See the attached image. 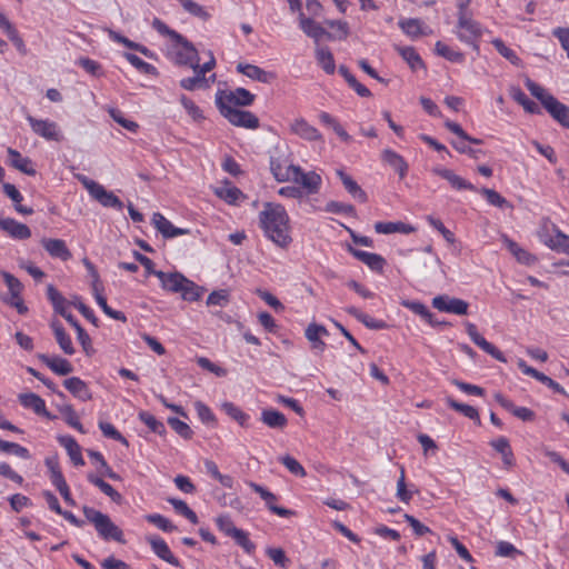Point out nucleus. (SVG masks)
I'll use <instances>...</instances> for the list:
<instances>
[{
  "label": "nucleus",
  "instance_id": "obj_52",
  "mask_svg": "<svg viewBox=\"0 0 569 569\" xmlns=\"http://www.w3.org/2000/svg\"><path fill=\"white\" fill-rule=\"evenodd\" d=\"M46 466L50 472L51 482L56 488L66 483V479L59 468V463H58L57 459L47 458Z\"/></svg>",
  "mask_w": 569,
  "mask_h": 569
},
{
  "label": "nucleus",
  "instance_id": "obj_17",
  "mask_svg": "<svg viewBox=\"0 0 569 569\" xmlns=\"http://www.w3.org/2000/svg\"><path fill=\"white\" fill-rule=\"evenodd\" d=\"M381 160L383 163L392 168L398 173L400 179H403L407 176L409 164L398 152L393 151L392 149H385L381 152Z\"/></svg>",
  "mask_w": 569,
  "mask_h": 569
},
{
  "label": "nucleus",
  "instance_id": "obj_57",
  "mask_svg": "<svg viewBox=\"0 0 569 569\" xmlns=\"http://www.w3.org/2000/svg\"><path fill=\"white\" fill-rule=\"evenodd\" d=\"M475 345L478 346L481 350H483L486 353L493 357L496 360H499L501 362H506V358L503 353L495 347L492 343L487 341L482 336H480L476 341Z\"/></svg>",
  "mask_w": 569,
  "mask_h": 569
},
{
  "label": "nucleus",
  "instance_id": "obj_5",
  "mask_svg": "<svg viewBox=\"0 0 569 569\" xmlns=\"http://www.w3.org/2000/svg\"><path fill=\"white\" fill-rule=\"evenodd\" d=\"M79 181L89 192L90 197L104 208L122 210L123 202L112 191H108L102 184L86 176L79 177Z\"/></svg>",
  "mask_w": 569,
  "mask_h": 569
},
{
  "label": "nucleus",
  "instance_id": "obj_30",
  "mask_svg": "<svg viewBox=\"0 0 569 569\" xmlns=\"http://www.w3.org/2000/svg\"><path fill=\"white\" fill-rule=\"evenodd\" d=\"M399 28L411 39H417L420 36L428 34L426 31L427 27L423 26L422 21L416 18H406L398 21Z\"/></svg>",
  "mask_w": 569,
  "mask_h": 569
},
{
  "label": "nucleus",
  "instance_id": "obj_19",
  "mask_svg": "<svg viewBox=\"0 0 569 569\" xmlns=\"http://www.w3.org/2000/svg\"><path fill=\"white\" fill-rule=\"evenodd\" d=\"M41 244L52 258H58L62 261H67L71 258L70 250L61 239L43 238Z\"/></svg>",
  "mask_w": 569,
  "mask_h": 569
},
{
  "label": "nucleus",
  "instance_id": "obj_55",
  "mask_svg": "<svg viewBox=\"0 0 569 569\" xmlns=\"http://www.w3.org/2000/svg\"><path fill=\"white\" fill-rule=\"evenodd\" d=\"M491 43L503 58L509 60L515 66L519 64L520 59L517 56V53L512 49L507 47L501 39H493Z\"/></svg>",
  "mask_w": 569,
  "mask_h": 569
},
{
  "label": "nucleus",
  "instance_id": "obj_9",
  "mask_svg": "<svg viewBox=\"0 0 569 569\" xmlns=\"http://www.w3.org/2000/svg\"><path fill=\"white\" fill-rule=\"evenodd\" d=\"M221 116L224 117L231 124L246 129L259 128V119L250 111L240 110L238 108H224L219 110Z\"/></svg>",
  "mask_w": 569,
  "mask_h": 569
},
{
  "label": "nucleus",
  "instance_id": "obj_12",
  "mask_svg": "<svg viewBox=\"0 0 569 569\" xmlns=\"http://www.w3.org/2000/svg\"><path fill=\"white\" fill-rule=\"evenodd\" d=\"M296 166L288 162L284 156H270V170L274 179L279 182L290 181Z\"/></svg>",
  "mask_w": 569,
  "mask_h": 569
},
{
  "label": "nucleus",
  "instance_id": "obj_35",
  "mask_svg": "<svg viewBox=\"0 0 569 569\" xmlns=\"http://www.w3.org/2000/svg\"><path fill=\"white\" fill-rule=\"evenodd\" d=\"M375 230L377 233L381 234H390V233H403L409 234L415 231V228L410 224L403 223V222H376L375 223Z\"/></svg>",
  "mask_w": 569,
  "mask_h": 569
},
{
  "label": "nucleus",
  "instance_id": "obj_20",
  "mask_svg": "<svg viewBox=\"0 0 569 569\" xmlns=\"http://www.w3.org/2000/svg\"><path fill=\"white\" fill-rule=\"evenodd\" d=\"M237 71L243 76L259 81L261 83H270L274 79V74L250 63H238Z\"/></svg>",
  "mask_w": 569,
  "mask_h": 569
},
{
  "label": "nucleus",
  "instance_id": "obj_6",
  "mask_svg": "<svg viewBox=\"0 0 569 569\" xmlns=\"http://www.w3.org/2000/svg\"><path fill=\"white\" fill-rule=\"evenodd\" d=\"M254 101V94L244 88H237L230 91H218L216 104L219 110L224 108L249 107Z\"/></svg>",
  "mask_w": 569,
  "mask_h": 569
},
{
  "label": "nucleus",
  "instance_id": "obj_13",
  "mask_svg": "<svg viewBox=\"0 0 569 569\" xmlns=\"http://www.w3.org/2000/svg\"><path fill=\"white\" fill-rule=\"evenodd\" d=\"M152 224L166 239L176 238L178 236L188 234L189 229L174 227L162 213L154 212L152 216Z\"/></svg>",
  "mask_w": 569,
  "mask_h": 569
},
{
  "label": "nucleus",
  "instance_id": "obj_16",
  "mask_svg": "<svg viewBox=\"0 0 569 569\" xmlns=\"http://www.w3.org/2000/svg\"><path fill=\"white\" fill-rule=\"evenodd\" d=\"M348 251L359 261L368 266L372 271H382L386 260L382 256L373 252L362 251L349 246Z\"/></svg>",
  "mask_w": 569,
  "mask_h": 569
},
{
  "label": "nucleus",
  "instance_id": "obj_49",
  "mask_svg": "<svg viewBox=\"0 0 569 569\" xmlns=\"http://www.w3.org/2000/svg\"><path fill=\"white\" fill-rule=\"evenodd\" d=\"M124 58L141 73L152 76H156L158 73L157 68L154 66L143 61L141 58L133 53L127 52L124 53Z\"/></svg>",
  "mask_w": 569,
  "mask_h": 569
},
{
  "label": "nucleus",
  "instance_id": "obj_48",
  "mask_svg": "<svg viewBox=\"0 0 569 569\" xmlns=\"http://www.w3.org/2000/svg\"><path fill=\"white\" fill-rule=\"evenodd\" d=\"M88 456L100 466V471L103 476L112 479V480H119L120 477L117 475L107 463L104 457L99 451L94 450H88Z\"/></svg>",
  "mask_w": 569,
  "mask_h": 569
},
{
  "label": "nucleus",
  "instance_id": "obj_58",
  "mask_svg": "<svg viewBox=\"0 0 569 569\" xmlns=\"http://www.w3.org/2000/svg\"><path fill=\"white\" fill-rule=\"evenodd\" d=\"M247 553L251 555L256 550V545L249 539L248 533L242 529H237L233 536H230Z\"/></svg>",
  "mask_w": 569,
  "mask_h": 569
},
{
  "label": "nucleus",
  "instance_id": "obj_10",
  "mask_svg": "<svg viewBox=\"0 0 569 569\" xmlns=\"http://www.w3.org/2000/svg\"><path fill=\"white\" fill-rule=\"evenodd\" d=\"M432 307L441 312L465 316L468 313L469 303L448 295H439L432 299Z\"/></svg>",
  "mask_w": 569,
  "mask_h": 569
},
{
  "label": "nucleus",
  "instance_id": "obj_37",
  "mask_svg": "<svg viewBox=\"0 0 569 569\" xmlns=\"http://www.w3.org/2000/svg\"><path fill=\"white\" fill-rule=\"evenodd\" d=\"M398 53L409 64L412 70L425 68V63L413 47H396Z\"/></svg>",
  "mask_w": 569,
  "mask_h": 569
},
{
  "label": "nucleus",
  "instance_id": "obj_54",
  "mask_svg": "<svg viewBox=\"0 0 569 569\" xmlns=\"http://www.w3.org/2000/svg\"><path fill=\"white\" fill-rule=\"evenodd\" d=\"M99 428L106 438L119 441L120 443L128 446V440L116 429V427L107 421H100Z\"/></svg>",
  "mask_w": 569,
  "mask_h": 569
},
{
  "label": "nucleus",
  "instance_id": "obj_1",
  "mask_svg": "<svg viewBox=\"0 0 569 569\" xmlns=\"http://www.w3.org/2000/svg\"><path fill=\"white\" fill-rule=\"evenodd\" d=\"M259 226L266 238L284 249L292 242L289 216L281 204L268 202L259 212Z\"/></svg>",
  "mask_w": 569,
  "mask_h": 569
},
{
  "label": "nucleus",
  "instance_id": "obj_7",
  "mask_svg": "<svg viewBox=\"0 0 569 569\" xmlns=\"http://www.w3.org/2000/svg\"><path fill=\"white\" fill-rule=\"evenodd\" d=\"M176 44L172 47L173 61L178 66H197L199 53L196 47L182 36L181 40H173Z\"/></svg>",
  "mask_w": 569,
  "mask_h": 569
},
{
  "label": "nucleus",
  "instance_id": "obj_47",
  "mask_svg": "<svg viewBox=\"0 0 569 569\" xmlns=\"http://www.w3.org/2000/svg\"><path fill=\"white\" fill-rule=\"evenodd\" d=\"M168 502L173 507L176 512L180 513L181 516L186 517L190 522L198 523V517L193 510H191L188 505L180 499L177 498H169Z\"/></svg>",
  "mask_w": 569,
  "mask_h": 569
},
{
  "label": "nucleus",
  "instance_id": "obj_64",
  "mask_svg": "<svg viewBox=\"0 0 569 569\" xmlns=\"http://www.w3.org/2000/svg\"><path fill=\"white\" fill-rule=\"evenodd\" d=\"M548 244L551 249L567 254L569 250V236L558 231L557 234L549 240Z\"/></svg>",
  "mask_w": 569,
  "mask_h": 569
},
{
  "label": "nucleus",
  "instance_id": "obj_2",
  "mask_svg": "<svg viewBox=\"0 0 569 569\" xmlns=\"http://www.w3.org/2000/svg\"><path fill=\"white\" fill-rule=\"evenodd\" d=\"M156 277L160 280L162 289L180 293L186 301H198L201 298L203 288L186 278L180 272H156Z\"/></svg>",
  "mask_w": 569,
  "mask_h": 569
},
{
  "label": "nucleus",
  "instance_id": "obj_61",
  "mask_svg": "<svg viewBox=\"0 0 569 569\" xmlns=\"http://www.w3.org/2000/svg\"><path fill=\"white\" fill-rule=\"evenodd\" d=\"M147 521L157 526L160 530L164 532H171L176 529V526L172 522L163 517L160 513H151L146 517Z\"/></svg>",
  "mask_w": 569,
  "mask_h": 569
},
{
  "label": "nucleus",
  "instance_id": "obj_4",
  "mask_svg": "<svg viewBox=\"0 0 569 569\" xmlns=\"http://www.w3.org/2000/svg\"><path fill=\"white\" fill-rule=\"evenodd\" d=\"M453 33L461 42L470 46L479 54V40L482 37L483 28L478 21L471 17L461 16L457 20Z\"/></svg>",
  "mask_w": 569,
  "mask_h": 569
},
{
  "label": "nucleus",
  "instance_id": "obj_38",
  "mask_svg": "<svg viewBox=\"0 0 569 569\" xmlns=\"http://www.w3.org/2000/svg\"><path fill=\"white\" fill-rule=\"evenodd\" d=\"M339 73L343 77L350 88H352L360 97H370L371 91L361 84L346 66L339 67Z\"/></svg>",
  "mask_w": 569,
  "mask_h": 569
},
{
  "label": "nucleus",
  "instance_id": "obj_26",
  "mask_svg": "<svg viewBox=\"0 0 569 569\" xmlns=\"http://www.w3.org/2000/svg\"><path fill=\"white\" fill-rule=\"evenodd\" d=\"M64 388L81 401H88L92 395L87 383L78 377H71L63 381Z\"/></svg>",
  "mask_w": 569,
  "mask_h": 569
},
{
  "label": "nucleus",
  "instance_id": "obj_44",
  "mask_svg": "<svg viewBox=\"0 0 569 569\" xmlns=\"http://www.w3.org/2000/svg\"><path fill=\"white\" fill-rule=\"evenodd\" d=\"M446 402L451 409L462 413L465 417H467L471 420L480 421L478 410L475 407L466 405V403H460L451 397H447Z\"/></svg>",
  "mask_w": 569,
  "mask_h": 569
},
{
  "label": "nucleus",
  "instance_id": "obj_60",
  "mask_svg": "<svg viewBox=\"0 0 569 569\" xmlns=\"http://www.w3.org/2000/svg\"><path fill=\"white\" fill-rule=\"evenodd\" d=\"M168 425L183 439H191L193 431L186 422L181 421L178 418L169 417Z\"/></svg>",
  "mask_w": 569,
  "mask_h": 569
},
{
  "label": "nucleus",
  "instance_id": "obj_53",
  "mask_svg": "<svg viewBox=\"0 0 569 569\" xmlns=\"http://www.w3.org/2000/svg\"><path fill=\"white\" fill-rule=\"evenodd\" d=\"M216 194L230 204L236 203L241 197H243L240 189L230 186L217 189Z\"/></svg>",
  "mask_w": 569,
  "mask_h": 569
},
{
  "label": "nucleus",
  "instance_id": "obj_59",
  "mask_svg": "<svg viewBox=\"0 0 569 569\" xmlns=\"http://www.w3.org/2000/svg\"><path fill=\"white\" fill-rule=\"evenodd\" d=\"M247 553L251 555L256 550V545L249 539L248 533L242 529H237L233 536H230Z\"/></svg>",
  "mask_w": 569,
  "mask_h": 569
},
{
  "label": "nucleus",
  "instance_id": "obj_43",
  "mask_svg": "<svg viewBox=\"0 0 569 569\" xmlns=\"http://www.w3.org/2000/svg\"><path fill=\"white\" fill-rule=\"evenodd\" d=\"M194 72L193 77L184 78L180 80V87L184 90H196L198 88H208V79L197 69H192Z\"/></svg>",
  "mask_w": 569,
  "mask_h": 569
},
{
  "label": "nucleus",
  "instance_id": "obj_56",
  "mask_svg": "<svg viewBox=\"0 0 569 569\" xmlns=\"http://www.w3.org/2000/svg\"><path fill=\"white\" fill-rule=\"evenodd\" d=\"M194 409L198 413L199 419L208 425V426H214L217 422L216 416L213 415L212 410L202 401H196L194 402Z\"/></svg>",
  "mask_w": 569,
  "mask_h": 569
},
{
  "label": "nucleus",
  "instance_id": "obj_51",
  "mask_svg": "<svg viewBox=\"0 0 569 569\" xmlns=\"http://www.w3.org/2000/svg\"><path fill=\"white\" fill-rule=\"evenodd\" d=\"M139 419L146 425L148 426V428L154 432V433H158V435H164L166 433V427L163 425V422L159 421L153 415L147 412V411H141L139 413Z\"/></svg>",
  "mask_w": 569,
  "mask_h": 569
},
{
  "label": "nucleus",
  "instance_id": "obj_46",
  "mask_svg": "<svg viewBox=\"0 0 569 569\" xmlns=\"http://www.w3.org/2000/svg\"><path fill=\"white\" fill-rule=\"evenodd\" d=\"M59 411L63 416L66 422L70 427L77 429L81 433H84L83 426L79 421V417H78L77 412L74 411V409L72 408V406L63 405V406L59 407Z\"/></svg>",
  "mask_w": 569,
  "mask_h": 569
},
{
  "label": "nucleus",
  "instance_id": "obj_28",
  "mask_svg": "<svg viewBox=\"0 0 569 569\" xmlns=\"http://www.w3.org/2000/svg\"><path fill=\"white\" fill-rule=\"evenodd\" d=\"M329 332L326 327L317 323H310L305 331L306 338L311 342V348L322 352L326 343L320 339L321 336H328Z\"/></svg>",
  "mask_w": 569,
  "mask_h": 569
},
{
  "label": "nucleus",
  "instance_id": "obj_36",
  "mask_svg": "<svg viewBox=\"0 0 569 569\" xmlns=\"http://www.w3.org/2000/svg\"><path fill=\"white\" fill-rule=\"evenodd\" d=\"M337 174L339 176L343 187L346 190L356 199L361 202L367 201L366 192L360 188V186L346 172L342 170H337Z\"/></svg>",
  "mask_w": 569,
  "mask_h": 569
},
{
  "label": "nucleus",
  "instance_id": "obj_15",
  "mask_svg": "<svg viewBox=\"0 0 569 569\" xmlns=\"http://www.w3.org/2000/svg\"><path fill=\"white\" fill-rule=\"evenodd\" d=\"M0 229L6 231L13 239L18 240H24L31 237L30 228L12 218L0 217Z\"/></svg>",
  "mask_w": 569,
  "mask_h": 569
},
{
  "label": "nucleus",
  "instance_id": "obj_63",
  "mask_svg": "<svg viewBox=\"0 0 569 569\" xmlns=\"http://www.w3.org/2000/svg\"><path fill=\"white\" fill-rule=\"evenodd\" d=\"M109 114L117 123L130 132H136L139 128L137 122L124 118L123 113L118 109H110Z\"/></svg>",
  "mask_w": 569,
  "mask_h": 569
},
{
  "label": "nucleus",
  "instance_id": "obj_21",
  "mask_svg": "<svg viewBox=\"0 0 569 569\" xmlns=\"http://www.w3.org/2000/svg\"><path fill=\"white\" fill-rule=\"evenodd\" d=\"M19 402L24 408L32 409L37 415L43 416L48 419H53L50 415V412L46 408V402L42 398H40L38 395L29 392V393H20L19 395Z\"/></svg>",
  "mask_w": 569,
  "mask_h": 569
},
{
  "label": "nucleus",
  "instance_id": "obj_29",
  "mask_svg": "<svg viewBox=\"0 0 569 569\" xmlns=\"http://www.w3.org/2000/svg\"><path fill=\"white\" fill-rule=\"evenodd\" d=\"M8 157L9 163L13 168L18 169L19 171L28 176L36 174V170L32 167V161L28 157H22V154L19 151L12 148L8 149Z\"/></svg>",
  "mask_w": 569,
  "mask_h": 569
},
{
  "label": "nucleus",
  "instance_id": "obj_32",
  "mask_svg": "<svg viewBox=\"0 0 569 569\" xmlns=\"http://www.w3.org/2000/svg\"><path fill=\"white\" fill-rule=\"evenodd\" d=\"M59 443L67 450L71 461L74 466H83L84 460L81 455V448L71 436H60L58 438Z\"/></svg>",
  "mask_w": 569,
  "mask_h": 569
},
{
  "label": "nucleus",
  "instance_id": "obj_22",
  "mask_svg": "<svg viewBox=\"0 0 569 569\" xmlns=\"http://www.w3.org/2000/svg\"><path fill=\"white\" fill-rule=\"evenodd\" d=\"M432 172L435 174L446 179L451 184V187L457 189V190H471V191H476V187L472 183L468 182L467 180H465L460 176L456 174L450 169H446V168H441V167H436V168L432 169Z\"/></svg>",
  "mask_w": 569,
  "mask_h": 569
},
{
  "label": "nucleus",
  "instance_id": "obj_14",
  "mask_svg": "<svg viewBox=\"0 0 569 569\" xmlns=\"http://www.w3.org/2000/svg\"><path fill=\"white\" fill-rule=\"evenodd\" d=\"M543 107L561 126L569 129V107L558 101L555 97H547Z\"/></svg>",
  "mask_w": 569,
  "mask_h": 569
},
{
  "label": "nucleus",
  "instance_id": "obj_11",
  "mask_svg": "<svg viewBox=\"0 0 569 569\" xmlns=\"http://www.w3.org/2000/svg\"><path fill=\"white\" fill-rule=\"evenodd\" d=\"M293 170L290 181L301 186L307 193H317L321 186V177L315 171L305 172L299 166L291 168Z\"/></svg>",
  "mask_w": 569,
  "mask_h": 569
},
{
  "label": "nucleus",
  "instance_id": "obj_42",
  "mask_svg": "<svg viewBox=\"0 0 569 569\" xmlns=\"http://www.w3.org/2000/svg\"><path fill=\"white\" fill-rule=\"evenodd\" d=\"M0 452L7 455H14L21 459L28 460L31 458L29 450L26 447L20 446L16 442H10L0 439Z\"/></svg>",
  "mask_w": 569,
  "mask_h": 569
},
{
  "label": "nucleus",
  "instance_id": "obj_3",
  "mask_svg": "<svg viewBox=\"0 0 569 569\" xmlns=\"http://www.w3.org/2000/svg\"><path fill=\"white\" fill-rule=\"evenodd\" d=\"M82 511L87 520L94 526L98 535L102 539L126 543L122 530L111 521L108 515L88 506H84Z\"/></svg>",
  "mask_w": 569,
  "mask_h": 569
},
{
  "label": "nucleus",
  "instance_id": "obj_18",
  "mask_svg": "<svg viewBox=\"0 0 569 569\" xmlns=\"http://www.w3.org/2000/svg\"><path fill=\"white\" fill-rule=\"evenodd\" d=\"M147 540H148L152 551L159 558H161L162 560L167 561L168 563H170L174 567H180V561L178 560V558H176L172 555L170 548L168 547L167 542L162 538L153 536V537H148Z\"/></svg>",
  "mask_w": 569,
  "mask_h": 569
},
{
  "label": "nucleus",
  "instance_id": "obj_8",
  "mask_svg": "<svg viewBox=\"0 0 569 569\" xmlns=\"http://www.w3.org/2000/svg\"><path fill=\"white\" fill-rule=\"evenodd\" d=\"M27 121L29 122L32 131L46 140L57 142L63 140L61 130L54 121L49 119H37L32 116H27Z\"/></svg>",
  "mask_w": 569,
  "mask_h": 569
},
{
  "label": "nucleus",
  "instance_id": "obj_27",
  "mask_svg": "<svg viewBox=\"0 0 569 569\" xmlns=\"http://www.w3.org/2000/svg\"><path fill=\"white\" fill-rule=\"evenodd\" d=\"M38 358L57 375L67 376L73 370L72 365L67 359L50 357L44 353L38 355Z\"/></svg>",
  "mask_w": 569,
  "mask_h": 569
},
{
  "label": "nucleus",
  "instance_id": "obj_34",
  "mask_svg": "<svg viewBox=\"0 0 569 569\" xmlns=\"http://www.w3.org/2000/svg\"><path fill=\"white\" fill-rule=\"evenodd\" d=\"M315 54L321 69L328 74H333L336 71V63L330 49L328 47L316 46Z\"/></svg>",
  "mask_w": 569,
  "mask_h": 569
},
{
  "label": "nucleus",
  "instance_id": "obj_24",
  "mask_svg": "<svg viewBox=\"0 0 569 569\" xmlns=\"http://www.w3.org/2000/svg\"><path fill=\"white\" fill-rule=\"evenodd\" d=\"M299 27L306 36L313 39L316 44L319 46V41L323 38V34L326 33V29L320 23L316 22L311 18L305 17L303 13H300Z\"/></svg>",
  "mask_w": 569,
  "mask_h": 569
},
{
  "label": "nucleus",
  "instance_id": "obj_23",
  "mask_svg": "<svg viewBox=\"0 0 569 569\" xmlns=\"http://www.w3.org/2000/svg\"><path fill=\"white\" fill-rule=\"evenodd\" d=\"M290 129L295 134L308 141L322 139V136L318 129L307 122L303 118L296 119L290 124Z\"/></svg>",
  "mask_w": 569,
  "mask_h": 569
},
{
  "label": "nucleus",
  "instance_id": "obj_50",
  "mask_svg": "<svg viewBox=\"0 0 569 569\" xmlns=\"http://www.w3.org/2000/svg\"><path fill=\"white\" fill-rule=\"evenodd\" d=\"M67 321L76 329L78 341L81 343L83 350L88 352L89 348H91V338L89 335L73 316H68Z\"/></svg>",
  "mask_w": 569,
  "mask_h": 569
},
{
  "label": "nucleus",
  "instance_id": "obj_62",
  "mask_svg": "<svg viewBox=\"0 0 569 569\" xmlns=\"http://www.w3.org/2000/svg\"><path fill=\"white\" fill-rule=\"evenodd\" d=\"M280 462L295 476L305 477L306 470L301 466V463L291 456H283L280 459Z\"/></svg>",
  "mask_w": 569,
  "mask_h": 569
},
{
  "label": "nucleus",
  "instance_id": "obj_33",
  "mask_svg": "<svg viewBox=\"0 0 569 569\" xmlns=\"http://www.w3.org/2000/svg\"><path fill=\"white\" fill-rule=\"evenodd\" d=\"M260 420L266 426H268L269 428H272V429L281 430V429L286 428L288 425L287 417L282 412H280L276 409H272V408L263 409L261 411Z\"/></svg>",
  "mask_w": 569,
  "mask_h": 569
},
{
  "label": "nucleus",
  "instance_id": "obj_40",
  "mask_svg": "<svg viewBox=\"0 0 569 569\" xmlns=\"http://www.w3.org/2000/svg\"><path fill=\"white\" fill-rule=\"evenodd\" d=\"M435 51L437 54L449 60L450 62L461 63L465 60V54L462 52L453 50L441 41L436 42Z\"/></svg>",
  "mask_w": 569,
  "mask_h": 569
},
{
  "label": "nucleus",
  "instance_id": "obj_25",
  "mask_svg": "<svg viewBox=\"0 0 569 569\" xmlns=\"http://www.w3.org/2000/svg\"><path fill=\"white\" fill-rule=\"evenodd\" d=\"M47 298L51 302L54 312L59 313L66 320L68 316H72L67 311V307L72 305V302H69L53 284L47 286Z\"/></svg>",
  "mask_w": 569,
  "mask_h": 569
},
{
  "label": "nucleus",
  "instance_id": "obj_39",
  "mask_svg": "<svg viewBox=\"0 0 569 569\" xmlns=\"http://www.w3.org/2000/svg\"><path fill=\"white\" fill-rule=\"evenodd\" d=\"M511 97L515 101L521 104L528 113H540V107L535 101L529 99L520 88H512Z\"/></svg>",
  "mask_w": 569,
  "mask_h": 569
},
{
  "label": "nucleus",
  "instance_id": "obj_45",
  "mask_svg": "<svg viewBox=\"0 0 569 569\" xmlns=\"http://www.w3.org/2000/svg\"><path fill=\"white\" fill-rule=\"evenodd\" d=\"M479 192L487 199V201L497 208H512L509 201L493 189L482 188Z\"/></svg>",
  "mask_w": 569,
  "mask_h": 569
},
{
  "label": "nucleus",
  "instance_id": "obj_41",
  "mask_svg": "<svg viewBox=\"0 0 569 569\" xmlns=\"http://www.w3.org/2000/svg\"><path fill=\"white\" fill-rule=\"evenodd\" d=\"M222 410L233 420H236L241 427L248 426L249 415L242 411L233 402L226 401L221 405Z\"/></svg>",
  "mask_w": 569,
  "mask_h": 569
},
{
  "label": "nucleus",
  "instance_id": "obj_31",
  "mask_svg": "<svg viewBox=\"0 0 569 569\" xmlns=\"http://www.w3.org/2000/svg\"><path fill=\"white\" fill-rule=\"evenodd\" d=\"M51 329L54 333V338H56L60 349L66 355L72 356L76 352V349L72 345L70 336L66 332L62 325L59 321H52Z\"/></svg>",
  "mask_w": 569,
  "mask_h": 569
}]
</instances>
